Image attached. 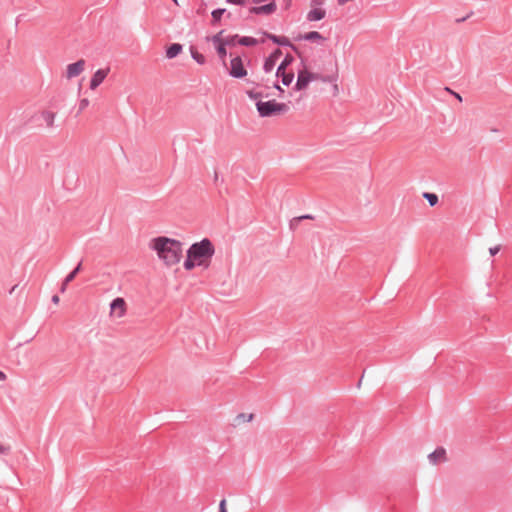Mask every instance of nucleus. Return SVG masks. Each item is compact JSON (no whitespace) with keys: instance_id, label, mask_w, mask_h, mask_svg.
<instances>
[{"instance_id":"31","label":"nucleus","mask_w":512,"mask_h":512,"mask_svg":"<svg viewBox=\"0 0 512 512\" xmlns=\"http://www.w3.org/2000/svg\"><path fill=\"white\" fill-rule=\"evenodd\" d=\"M59 300H60V299H59V297H58L57 295H54V296L52 297V302H53L54 304H58V303H59Z\"/></svg>"},{"instance_id":"12","label":"nucleus","mask_w":512,"mask_h":512,"mask_svg":"<svg viewBox=\"0 0 512 512\" xmlns=\"http://www.w3.org/2000/svg\"><path fill=\"white\" fill-rule=\"evenodd\" d=\"M282 56L280 49L275 50L264 62V70L270 72L273 70L279 58Z\"/></svg>"},{"instance_id":"37","label":"nucleus","mask_w":512,"mask_h":512,"mask_svg":"<svg viewBox=\"0 0 512 512\" xmlns=\"http://www.w3.org/2000/svg\"><path fill=\"white\" fill-rule=\"evenodd\" d=\"M67 285H64V282L62 283L61 291L64 292Z\"/></svg>"},{"instance_id":"19","label":"nucleus","mask_w":512,"mask_h":512,"mask_svg":"<svg viewBox=\"0 0 512 512\" xmlns=\"http://www.w3.org/2000/svg\"><path fill=\"white\" fill-rule=\"evenodd\" d=\"M303 39L309 40V41H318L322 39V36L319 32L312 31L308 32L303 36Z\"/></svg>"},{"instance_id":"32","label":"nucleus","mask_w":512,"mask_h":512,"mask_svg":"<svg viewBox=\"0 0 512 512\" xmlns=\"http://www.w3.org/2000/svg\"><path fill=\"white\" fill-rule=\"evenodd\" d=\"M333 90H334V94H335V95H338V94H339V87H338V85H337V84H334V86H333Z\"/></svg>"},{"instance_id":"8","label":"nucleus","mask_w":512,"mask_h":512,"mask_svg":"<svg viewBox=\"0 0 512 512\" xmlns=\"http://www.w3.org/2000/svg\"><path fill=\"white\" fill-rule=\"evenodd\" d=\"M228 71L234 78H243L247 75L243 60L238 56L231 59Z\"/></svg>"},{"instance_id":"6","label":"nucleus","mask_w":512,"mask_h":512,"mask_svg":"<svg viewBox=\"0 0 512 512\" xmlns=\"http://www.w3.org/2000/svg\"><path fill=\"white\" fill-rule=\"evenodd\" d=\"M128 311V305L124 298L117 297L109 305V318L113 321L123 319Z\"/></svg>"},{"instance_id":"4","label":"nucleus","mask_w":512,"mask_h":512,"mask_svg":"<svg viewBox=\"0 0 512 512\" xmlns=\"http://www.w3.org/2000/svg\"><path fill=\"white\" fill-rule=\"evenodd\" d=\"M317 80L326 81L327 79L321 77V75L318 73H313V72L309 71L306 67H304L303 69L298 71L295 89L298 91L305 90V89H307V87L309 86V84L312 81H317Z\"/></svg>"},{"instance_id":"26","label":"nucleus","mask_w":512,"mask_h":512,"mask_svg":"<svg viewBox=\"0 0 512 512\" xmlns=\"http://www.w3.org/2000/svg\"><path fill=\"white\" fill-rule=\"evenodd\" d=\"M88 105H89V100L84 98L80 101L79 108L81 111H83L84 109H86L88 107Z\"/></svg>"},{"instance_id":"13","label":"nucleus","mask_w":512,"mask_h":512,"mask_svg":"<svg viewBox=\"0 0 512 512\" xmlns=\"http://www.w3.org/2000/svg\"><path fill=\"white\" fill-rule=\"evenodd\" d=\"M275 10H276V4L273 1H271L270 3H268L266 5L252 7L250 9V12L253 14L269 15V14H272L273 12H275Z\"/></svg>"},{"instance_id":"35","label":"nucleus","mask_w":512,"mask_h":512,"mask_svg":"<svg viewBox=\"0 0 512 512\" xmlns=\"http://www.w3.org/2000/svg\"><path fill=\"white\" fill-rule=\"evenodd\" d=\"M274 87H275L278 91H280V92H283V91H284V90L282 89V87H281L279 84H277V83H275V84H274Z\"/></svg>"},{"instance_id":"15","label":"nucleus","mask_w":512,"mask_h":512,"mask_svg":"<svg viewBox=\"0 0 512 512\" xmlns=\"http://www.w3.org/2000/svg\"><path fill=\"white\" fill-rule=\"evenodd\" d=\"M181 52H182V45H180L178 43H174L167 48L166 57L168 59H173L176 56H178Z\"/></svg>"},{"instance_id":"25","label":"nucleus","mask_w":512,"mask_h":512,"mask_svg":"<svg viewBox=\"0 0 512 512\" xmlns=\"http://www.w3.org/2000/svg\"><path fill=\"white\" fill-rule=\"evenodd\" d=\"M224 12L225 9H217L212 12V16L216 21H218Z\"/></svg>"},{"instance_id":"36","label":"nucleus","mask_w":512,"mask_h":512,"mask_svg":"<svg viewBox=\"0 0 512 512\" xmlns=\"http://www.w3.org/2000/svg\"><path fill=\"white\" fill-rule=\"evenodd\" d=\"M17 287H18L17 285H14V286L11 288V290H10V294H13L14 292H16V288H17Z\"/></svg>"},{"instance_id":"24","label":"nucleus","mask_w":512,"mask_h":512,"mask_svg":"<svg viewBox=\"0 0 512 512\" xmlns=\"http://www.w3.org/2000/svg\"><path fill=\"white\" fill-rule=\"evenodd\" d=\"M225 46H226V44H219L217 46V48H216V50H217V52H218V54H219V56L221 58H224L225 55H226V48H225Z\"/></svg>"},{"instance_id":"17","label":"nucleus","mask_w":512,"mask_h":512,"mask_svg":"<svg viewBox=\"0 0 512 512\" xmlns=\"http://www.w3.org/2000/svg\"><path fill=\"white\" fill-rule=\"evenodd\" d=\"M211 41L213 42V44L215 45V47L217 48V46L219 44H226L227 41H226V37H224L223 35V31L217 33L216 35H214L212 38H211Z\"/></svg>"},{"instance_id":"39","label":"nucleus","mask_w":512,"mask_h":512,"mask_svg":"<svg viewBox=\"0 0 512 512\" xmlns=\"http://www.w3.org/2000/svg\"><path fill=\"white\" fill-rule=\"evenodd\" d=\"M173 2L178 5V1L177 0H173Z\"/></svg>"},{"instance_id":"27","label":"nucleus","mask_w":512,"mask_h":512,"mask_svg":"<svg viewBox=\"0 0 512 512\" xmlns=\"http://www.w3.org/2000/svg\"><path fill=\"white\" fill-rule=\"evenodd\" d=\"M248 0H227L228 3L234 4V5H245Z\"/></svg>"},{"instance_id":"22","label":"nucleus","mask_w":512,"mask_h":512,"mask_svg":"<svg viewBox=\"0 0 512 512\" xmlns=\"http://www.w3.org/2000/svg\"><path fill=\"white\" fill-rule=\"evenodd\" d=\"M239 44L244 46H253L257 43V40L252 37H242L239 39Z\"/></svg>"},{"instance_id":"23","label":"nucleus","mask_w":512,"mask_h":512,"mask_svg":"<svg viewBox=\"0 0 512 512\" xmlns=\"http://www.w3.org/2000/svg\"><path fill=\"white\" fill-rule=\"evenodd\" d=\"M269 38L272 39L277 44H281V45L288 44V39L285 37H277L274 35H270Z\"/></svg>"},{"instance_id":"21","label":"nucleus","mask_w":512,"mask_h":512,"mask_svg":"<svg viewBox=\"0 0 512 512\" xmlns=\"http://www.w3.org/2000/svg\"><path fill=\"white\" fill-rule=\"evenodd\" d=\"M423 196L431 206H435L438 203V196L434 193H424Z\"/></svg>"},{"instance_id":"10","label":"nucleus","mask_w":512,"mask_h":512,"mask_svg":"<svg viewBox=\"0 0 512 512\" xmlns=\"http://www.w3.org/2000/svg\"><path fill=\"white\" fill-rule=\"evenodd\" d=\"M109 72H110V68H108V67L98 69L91 77L90 84H89L90 89L95 90L105 80V78L107 77Z\"/></svg>"},{"instance_id":"34","label":"nucleus","mask_w":512,"mask_h":512,"mask_svg":"<svg viewBox=\"0 0 512 512\" xmlns=\"http://www.w3.org/2000/svg\"><path fill=\"white\" fill-rule=\"evenodd\" d=\"M233 40H234V37H227L226 38V41H227L226 45L232 44Z\"/></svg>"},{"instance_id":"5","label":"nucleus","mask_w":512,"mask_h":512,"mask_svg":"<svg viewBox=\"0 0 512 512\" xmlns=\"http://www.w3.org/2000/svg\"><path fill=\"white\" fill-rule=\"evenodd\" d=\"M293 61L292 55H286L284 60L280 63L277 68L276 76L281 79L284 86H289L294 79L293 70L289 69L290 64Z\"/></svg>"},{"instance_id":"28","label":"nucleus","mask_w":512,"mask_h":512,"mask_svg":"<svg viewBox=\"0 0 512 512\" xmlns=\"http://www.w3.org/2000/svg\"><path fill=\"white\" fill-rule=\"evenodd\" d=\"M226 504H227V502L225 499L220 501L219 512H227Z\"/></svg>"},{"instance_id":"18","label":"nucleus","mask_w":512,"mask_h":512,"mask_svg":"<svg viewBox=\"0 0 512 512\" xmlns=\"http://www.w3.org/2000/svg\"><path fill=\"white\" fill-rule=\"evenodd\" d=\"M43 118L46 122V124L49 126V127H52L54 125V121H55V118H56V114L53 113V112H50V111H47V112H44L43 113Z\"/></svg>"},{"instance_id":"20","label":"nucleus","mask_w":512,"mask_h":512,"mask_svg":"<svg viewBox=\"0 0 512 512\" xmlns=\"http://www.w3.org/2000/svg\"><path fill=\"white\" fill-rule=\"evenodd\" d=\"M80 268L81 264H78V266L66 276V278L64 279V285H68V283L74 280L75 276L80 271Z\"/></svg>"},{"instance_id":"1","label":"nucleus","mask_w":512,"mask_h":512,"mask_svg":"<svg viewBox=\"0 0 512 512\" xmlns=\"http://www.w3.org/2000/svg\"><path fill=\"white\" fill-rule=\"evenodd\" d=\"M149 248L166 268H174L183 259V243L175 238L157 236L149 241Z\"/></svg>"},{"instance_id":"38","label":"nucleus","mask_w":512,"mask_h":512,"mask_svg":"<svg viewBox=\"0 0 512 512\" xmlns=\"http://www.w3.org/2000/svg\"><path fill=\"white\" fill-rule=\"evenodd\" d=\"M303 218L312 219V216L307 215V216H304Z\"/></svg>"},{"instance_id":"30","label":"nucleus","mask_w":512,"mask_h":512,"mask_svg":"<svg viewBox=\"0 0 512 512\" xmlns=\"http://www.w3.org/2000/svg\"><path fill=\"white\" fill-rule=\"evenodd\" d=\"M9 450V448L0 443V454H4Z\"/></svg>"},{"instance_id":"3","label":"nucleus","mask_w":512,"mask_h":512,"mask_svg":"<svg viewBox=\"0 0 512 512\" xmlns=\"http://www.w3.org/2000/svg\"><path fill=\"white\" fill-rule=\"evenodd\" d=\"M250 99L256 102V108L261 117H271L285 114L289 111V105L276 100L263 101L261 94L255 91L247 92Z\"/></svg>"},{"instance_id":"29","label":"nucleus","mask_w":512,"mask_h":512,"mask_svg":"<svg viewBox=\"0 0 512 512\" xmlns=\"http://www.w3.org/2000/svg\"><path fill=\"white\" fill-rule=\"evenodd\" d=\"M499 251H500V246L499 245H497L495 247H491L489 249V253H490L491 256L496 255Z\"/></svg>"},{"instance_id":"9","label":"nucleus","mask_w":512,"mask_h":512,"mask_svg":"<svg viewBox=\"0 0 512 512\" xmlns=\"http://www.w3.org/2000/svg\"><path fill=\"white\" fill-rule=\"evenodd\" d=\"M86 67V61L84 59H79L75 63H71L67 65L65 70V78L67 80H71L72 78H75L79 76Z\"/></svg>"},{"instance_id":"7","label":"nucleus","mask_w":512,"mask_h":512,"mask_svg":"<svg viewBox=\"0 0 512 512\" xmlns=\"http://www.w3.org/2000/svg\"><path fill=\"white\" fill-rule=\"evenodd\" d=\"M325 0H312L310 10L307 13V20L310 22L320 21L326 16L325 9L322 8Z\"/></svg>"},{"instance_id":"14","label":"nucleus","mask_w":512,"mask_h":512,"mask_svg":"<svg viewBox=\"0 0 512 512\" xmlns=\"http://www.w3.org/2000/svg\"><path fill=\"white\" fill-rule=\"evenodd\" d=\"M253 419H254V414L253 413H239L233 419V425L235 427H238V426H241V425H243L245 423H249V422L253 421Z\"/></svg>"},{"instance_id":"33","label":"nucleus","mask_w":512,"mask_h":512,"mask_svg":"<svg viewBox=\"0 0 512 512\" xmlns=\"http://www.w3.org/2000/svg\"><path fill=\"white\" fill-rule=\"evenodd\" d=\"M6 374L2 371H0V381H5L6 380Z\"/></svg>"},{"instance_id":"16","label":"nucleus","mask_w":512,"mask_h":512,"mask_svg":"<svg viewBox=\"0 0 512 512\" xmlns=\"http://www.w3.org/2000/svg\"><path fill=\"white\" fill-rule=\"evenodd\" d=\"M192 58L200 65L205 64L206 58L203 54L198 52L196 49L191 48L190 50Z\"/></svg>"},{"instance_id":"11","label":"nucleus","mask_w":512,"mask_h":512,"mask_svg":"<svg viewBox=\"0 0 512 512\" xmlns=\"http://www.w3.org/2000/svg\"><path fill=\"white\" fill-rule=\"evenodd\" d=\"M428 459L433 465L444 463L447 461L446 450L443 447H439L428 455Z\"/></svg>"},{"instance_id":"2","label":"nucleus","mask_w":512,"mask_h":512,"mask_svg":"<svg viewBox=\"0 0 512 512\" xmlns=\"http://www.w3.org/2000/svg\"><path fill=\"white\" fill-rule=\"evenodd\" d=\"M214 253L215 247L209 239L204 238L195 242L186 251L183 267L188 272L196 267L207 269L211 264Z\"/></svg>"}]
</instances>
